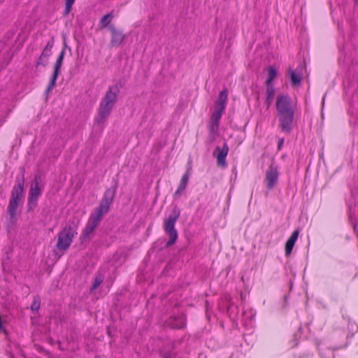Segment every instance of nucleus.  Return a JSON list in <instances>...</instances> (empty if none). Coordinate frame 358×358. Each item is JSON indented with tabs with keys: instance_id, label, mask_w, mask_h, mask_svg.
Returning a JSON list of instances; mask_svg holds the SVG:
<instances>
[{
	"instance_id": "nucleus-1",
	"label": "nucleus",
	"mask_w": 358,
	"mask_h": 358,
	"mask_svg": "<svg viewBox=\"0 0 358 358\" xmlns=\"http://www.w3.org/2000/svg\"><path fill=\"white\" fill-rule=\"evenodd\" d=\"M115 194V189H108L102 198L99 206L90 215L85 227L83 230L80 240L85 241L89 239L90 235L99 224L103 216L106 214L113 203Z\"/></svg>"
},
{
	"instance_id": "nucleus-2",
	"label": "nucleus",
	"mask_w": 358,
	"mask_h": 358,
	"mask_svg": "<svg viewBox=\"0 0 358 358\" xmlns=\"http://www.w3.org/2000/svg\"><path fill=\"white\" fill-rule=\"evenodd\" d=\"M276 109L279 115L280 128L285 132H290L294 116L291 98L288 95H278L276 101Z\"/></svg>"
},
{
	"instance_id": "nucleus-3",
	"label": "nucleus",
	"mask_w": 358,
	"mask_h": 358,
	"mask_svg": "<svg viewBox=\"0 0 358 358\" xmlns=\"http://www.w3.org/2000/svg\"><path fill=\"white\" fill-rule=\"evenodd\" d=\"M118 89L110 87L102 98L94 121L99 125L103 124L109 117L117 99Z\"/></svg>"
},
{
	"instance_id": "nucleus-4",
	"label": "nucleus",
	"mask_w": 358,
	"mask_h": 358,
	"mask_svg": "<svg viewBox=\"0 0 358 358\" xmlns=\"http://www.w3.org/2000/svg\"><path fill=\"white\" fill-rule=\"evenodd\" d=\"M78 223L73 225L64 227L58 234L57 248L60 250H66L71 245L75 236L77 234Z\"/></svg>"
},
{
	"instance_id": "nucleus-5",
	"label": "nucleus",
	"mask_w": 358,
	"mask_h": 358,
	"mask_svg": "<svg viewBox=\"0 0 358 358\" xmlns=\"http://www.w3.org/2000/svg\"><path fill=\"white\" fill-rule=\"evenodd\" d=\"M180 214L179 209L174 208L171 215L164 220V231L170 238L166 243L167 246L172 245L178 238V232L175 228V224L180 217Z\"/></svg>"
},
{
	"instance_id": "nucleus-6",
	"label": "nucleus",
	"mask_w": 358,
	"mask_h": 358,
	"mask_svg": "<svg viewBox=\"0 0 358 358\" xmlns=\"http://www.w3.org/2000/svg\"><path fill=\"white\" fill-rule=\"evenodd\" d=\"M279 176L278 167L275 164H271L266 172L264 183L268 189H272L277 185Z\"/></svg>"
},
{
	"instance_id": "nucleus-7",
	"label": "nucleus",
	"mask_w": 358,
	"mask_h": 358,
	"mask_svg": "<svg viewBox=\"0 0 358 358\" xmlns=\"http://www.w3.org/2000/svg\"><path fill=\"white\" fill-rule=\"evenodd\" d=\"M110 31H111V40H110V46L111 47H117L120 46L122 42L125 39V36L123 34L122 31L115 29L113 26H110L109 27Z\"/></svg>"
},
{
	"instance_id": "nucleus-8",
	"label": "nucleus",
	"mask_w": 358,
	"mask_h": 358,
	"mask_svg": "<svg viewBox=\"0 0 358 358\" xmlns=\"http://www.w3.org/2000/svg\"><path fill=\"white\" fill-rule=\"evenodd\" d=\"M17 184L15 185L11 192V201L20 202L22 196H23V192H24V179L17 180Z\"/></svg>"
},
{
	"instance_id": "nucleus-9",
	"label": "nucleus",
	"mask_w": 358,
	"mask_h": 358,
	"mask_svg": "<svg viewBox=\"0 0 358 358\" xmlns=\"http://www.w3.org/2000/svg\"><path fill=\"white\" fill-rule=\"evenodd\" d=\"M229 152V147L227 144L224 143L222 148L217 147L214 152V155L216 156L217 164L220 166H226V157Z\"/></svg>"
},
{
	"instance_id": "nucleus-10",
	"label": "nucleus",
	"mask_w": 358,
	"mask_h": 358,
	"mask_svg": "<svg viewBox=\"0 0 358 358\" xmlns=\"http://www.w3.org/2000/svg\"><path fill=\"white\" fill-rule=\"evenodd\" d=\"M222 111L215 109L209 122V130L211 134H216L219 129V122L221 119Z\"/></svg>"
},
{
	"instance_id": "nucleus-11",
	"label": "nucleus",
	"mask_w": 358,
	"mask_h": 358,
	"mask_svg": "<svg viewBox=\"0 0 358 358\" xmlns=\"http://www.w3.org/2000/svg\"><path fill=\"white\" fill-rule=\"evenodd\" d=\"M62 65V62L57 61V60L56 61L55 66H54V72H53L51 79L49 82L48 86L46 89L47 93H49L50 92H51L53 90V88L55 87L56 80L58 78V76L59 73V70L61 69Z\"/></svg>"
},
{
	"instance_id": "nucleus-12",
	"label": "nucleus",
	"mask_w": 358,
	"mask_h": 358,
	"mask_svg": "<svg viewBox=\"0 0 358 358\" xmlns=\"http://www.w3.org/2000/svg\"><path fill=\"white\" fill-rule=\"evenodd\" d=\"M227 98L228 91L227 89H224L219 94L218 99L215 103V109L224 112L226 108Z\"/></svg>"
},
{
	"instance_id": "nucleus-13",
	"label": "nucleus",
	"mask_w": 358,
	"mask_h": 358,
	"mask_svg": "<svg viewBox=\"0 0 358 358\" xmlns=\"http://www.w3.org/2000/svg\"><path fill=\"white\" fill-rule=\"evenodd\" d=\"M42 193V188L37 178H35L31 184L29 190V196L38 199Z\"/></svg>"
},
{
	"instance_id": "nucleus-14",
	"label": "nucleus",
	"mask_w": 358,
	"mask_h": 358,
	"mask_svg": "<svg viewBox=\"0 0 358 358\" xmlns=\"http://www.w3.org/2000/svg\"><path fill=\"white\" fill-rule=\"evenodd\" d=\"M299 236V231L297 230H295L293 231L290 237L288 238V240L286 242L285 244V255L286 256H289L293 249V247L298 238Z\"/></svg>"
},
{
	"instance_id": "nucleus-15",
	"label": "nucleus",
	"mask_w": 358,
	"mask_h": 358,
	"mask_svg": "<svg viewBox=\"0 0 358 358\" xmlns=\"http://www.w3.org/2000/svg\"><path fill=\"white\" fill-rule=\"evenodd\" d=\"M185 324V320L183 315H180L176 317H171L168 322V325L173 329H180L184 327Z\"/></svg>"
},
{
	"instance_id": "nucleus-16",
	"label": "nucleus",
	"mask_w": 358,
	"mask_h": 358,
	"mask_svg": "<svg viewBox=\"0 0 358 358\" xmlns=\"http://www.w3.org/2000/svg\"><path fill=\"white\" fill-rule=\"evenodd\" d=\"M189 171H187V172L182 176V177L180 181L178 189L176 190L175 195L180 194L182 192H183L185 189L188 183V181H189Z\"/></svg>"
},
{
	"instance_id": "nucleus-17",
	"label": "nucleus",
	"mask_w": 358,
	"mask_h": 358,
	"mask_svg": "<svg viewBox=\"0 0 358 358\" xmlns=\"http://www.w3.org/2000/svg\"><path fill=\"white\" fill-rule=\"evenodd\" d=\"M288 73L292 85L295 86L300 85L302 78L301 72L289 69Z\"/></svg>"
},
{
	"instance_id": "nucleus-18",
	"label": "nucleus",
	"mask_w": 358,
	"mask_h": 358,
	"mask_svg": "<svg viewBox=\"0 0 358 358\" xmlns=\"http://www.w3.org/2000/svg\"><path fill=\"white\" fill-rule=\"evenodd\" d=\"M275 96V89L273 85H266V99L265 103L266 104L267 108H269L272 103Z\"/></svg>"
},
{
	"instance_id": "nucleus-19",
	"label": "nucleus",
	"mask_w": 358,
	"mask_h": 358,
	"mask_svg": "<svg viewBox=\"0 0 358 358\" xmlns=\"http://www.w3.org/2000/svg\"><path fill=\"white\" fill-rule=\"evenodd\" d=\"M19 204H20L19 202L14 201V200L13 201L10 200V201H9L7 211H8V213L9 214L10 217L12 220H15L16 210H17V208Z\"/></svg>"
},
{
	"instance_id": "nucleus-20",
	"label": "nucleus",
	"mask_w": 358,
	"mask_h": 358,
	"mask_svg": "<svg viewBox=\"0 0 358 358\" xmlns=\"http://www.w3.org/2000/svg\"><path fill=\"white\" fill-rule=\"evenodd\" d=\"M113 17V11H111L110 13L103 16L100 20L101 27L105 28V27H108V25L110 24Z\"/></svg>"
},
{
	"instance_id": "nucleus-21",
	"label": "nucleus",
	"mask_w": 358,
	"mask_h": 358,
	"mask_svg": "<svg viewBox=\"0 0 358 358\" xmlns=\"http://www.w3.org/2000/svg\"><path fill=\"white\" fill-rule=\"evenodd\" d=\"M268 76L266 80V85H273L272 82L274 80V78L276 77L277 71L273 67L269 66L268 68Z\"/></svg>"
},
{
	"instance_id": "nucleus-22",
	"label": "nucleus",
	"mask_w": 358,
	"mask_h": 358,
	"mask_svg": "<svg viewBox=\"0 0 358 358\" xmlns=\"http://www.w3.org/2000/svg\"><path fill=\"white\" fill-rule=\"evenodd\" d=\"M38 199L29 197L28 198L27 208L29 211H32L37 206Z\"/></svg>"
},
{
	"instance_id": "nucleus-23",
	"label": "nucleus",
	"mask_w": 358,
	"mask_h": 358,
	"mask_svg": "<svg viewBox=\"0 0 358 358\" xmlns=\"http://www.w3.org/2000/svg\"><path fill=\"white\" fill-rule=\"evenodd\" d=\"M103 276L101 274L96 276L94 281L93 282L92 287L91 288L92 290L96 289L103 282Z\"/></svg>"
},
{
	"instance_id": "nucleus-24",
	"label": "nucleus",
	"mask_w": 358,
	"mask_h": 358,
	"mask_svg": "<svg viewBox=\"0 0 358 358\" xmlns=\"http://www.w3.org/2000/svg\"><path fill=\"white\" fill-rule=\"evenodd\" d=\"M41 301L38 296H35L32 304L31 306V309L32 311H37L40 308Z\"/></svg>"
},
{
	"instance_id": "nucleus-25",
	"label": "nucleus",
	"mask_w": 358,
	"mask_h": 358,
	"mask_svg": "<svg viewBox=\"0 0 358 358\" xmlns=\"http://www.w3.org/2000/svg\"><path fill=\"white\" fill-rule=\"evenodd\" d=\"M76 0H66L64 14L67 15L72 8L73 4Z\"/></svg>"
},
{
	"instance_id": "nucleus-26",
	"label": "nucleus",
	"mask_w": 358,
	"mask_h": 358,
	"mask_svg": "<svg viewBox=\"0 0 358 358\" xmlns=\"http://www.w3.org/2000/svg\"><path fill=\"white\" fill-rule=\"evenodd\" d=\"M53 45H54V40L52 38L50 41H48L46 45L45 46L43 51L51 54Z\"/></svg>"
},
{
	"instance_id": "nucleus-27",
	"label": "nucleus",
	"mask_w": 358,
	"mask_h": 358,
	"mask_svg": "<svg viewBox=\"0 0 358 358\" xmlns=\"http://www.w3.org/2000/svg\"><path fill=\"white\" fill-rule=\"evenodd\" d=\"M53 45H54V40L52 38L50 41H48L46 45L45 46L43 51L51 54Z\"/></svg>"
},
{
	"instance_id": "nucleus-28",
	"label": "nucleus",
	"mask_w": 358,
	"mask_h": 358,
	"mask_svg": "<svg viewBox=\"0 0 358 358\" xmlns=\"http://www.w3.org/2000/svg\"><path fill=\"white\" fill-rule=\"evenodd\" d=\"M48 61L47 59H45V58H44L41 55H40V57L37 59L36 66H45L48 64Z\"/></svg>"
},
{
	"instance_id": "nucleus-29",
	"label": "nucleus",
	"mask_w": 358,
	"mask_h": 358,
	"mask_svg": "<svg viewBox=\"0 0 358 358\" xmlns=\"http://www.w3.org/2000/svg\"><path fill=\"white\" fill-rule=\"evenodd\" d=\"M64 55H65V49H63L61 52L59 53L57 60V61H59L61 62H63V60H64Z\"/></svg>"
},
{
	"instance_id": "nucleus-30",
	"label": "nucleus",
	"mask_w": 358,
	"mask_h": 358,
	"mask_svg": "<svg viewBox=\"0 0 358 358\" xmlns=\"http://www.w3.org/2000/svg\"><path fill=\"white\" fill-rule=\"evenodd\" d=\"M50 55H51L50 53H48L46 52L43 51L41 55L43 57L45 58V59H47L48 61V57H50Z\"/></svg>"
},
{
	"instance_id": "nucleus-31",
	"label": "nucleus",
	"mask_w": 358,
	"mask_h": 358,
	"mask_svg": "<svg viewBox=\"0 0 358 358\" xmlns=\"http://www.w3.org/2000/svg\"><path fill=\"white\" fill-rule=\"evenodd\" d=\"M283 142H284V139L283 138L280 139V141L278 142V148H279L281 147V145H282Z\"/></svg>"
},
{
	"instance_id": "nucleus-32",
	"label": "nucleus",
	"mask_w": 358,
	"mask_h": 358,
	"mask_svg": "<svg viewBox=\"0 0 358 358\" xmlns=\"http://www.w3.org/2000/svg\"><path fill=\"white\" fill-rule=\"evenodd\" d=\"M356 2H358V0H355Z\"/></svg>"
},
{
	"instance_id": "nucleus-33",
	"label": "nucleus",
	"mask_w": 358,
	"mask_h": 358,
	"mask_svg": "<svg viewBox=\"0 0 358 358\" xmlns=\"http://www.w3.org/2000/svg\"><path fill=\"white\" fill-rule=\"evenodd\" d=\"M164 358H169V357H164Z\"/></svg>"
}]
</instances>
